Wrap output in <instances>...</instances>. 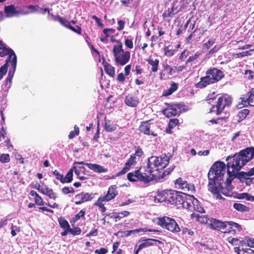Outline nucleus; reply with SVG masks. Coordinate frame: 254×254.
Returning a JSON list of instances; mask_svg holds the SVG:
<instances>
[{
    "label": "nucleus",
    "instance_id": "nucleus-36",
    "mask_svg": "<svg viewBox=\"0 0 254 254\" xmlns=\"http://www.w3.org/2000/svg\"><path fill=\"white\" fill-rule=\"evenodd\" d=\"M201 55L200 52H196L194 55L190 56L186 61V65H188L189 63H191L195 64L197 62V59Z\"/></svg>",
    "mask_w": 254,
    "mask_h": 254
},
{
    "label": "nucleus",
    "instance_id": "nucleus-29",
    "mask_svg": "<svg viewBox=\"0 0 254 254\" xmlns=\"http://www.w3.org/2000/svg\"><path fill=\"white\" fill-rule=\"evenodd\" d=\"M104 129L108 132L113 131L116 129V125H115L111 121L107 120L106 117H105Z\"/></svg>",
    "mask_w": 254,
    "mask_h": 254
},
{
    "label": "nucleus",
    "instance_id": "nucleus-20",
    "mask_svg": "<svg viewBox=\"0 0 254 254\" xmlns=\"http://www.w3.org/2000/svg\"><path fill=\"white\" fill-rule=\"evenodd\" d=\"M183 202L181 203L180 207H183L192 211V208L195 198L192 195H187L185 193V196L183 197Z\"/></svg>",
    "mask_w": 254,
    "mask_h": 254
},
{
    "label": "nucleus",
    "instance_id": "nucleus-12",
    "mask_svg": "<svg viewBox=\"0 0 254 254\" xmlns=\"http://www.w3.org/2000/svg\"><path fill=\"white\" fill-rule=\"evenodd\" d=\"M167 107L162 111L163 114L167 118L175 116L179 114L181 108L180 104L166 103Z\"/></svg>",
    "mask_w": 254,
    "mask_h": 254
},
{
    "label": "nucleus",
    "instance_id": "nucleus-39",
    "mask_svg": "<svg viewBox=\"0 0 254 254\" xmlns=\"http://www.w3.org/2000/svg\"><path fill=\"white\" fill-rule=\"evenodd\" d=\"M235 172V173H236ZM236 176H232L231 177L235 178L237 177V178L240 180V181L242 183H245L246 181V179H248L249 176L246 173V172H241L240 173H238L237 175L236 174Z\"/></svg>",
    "mask_w": 254,
    "mask_h": 254
},
{
    "label": "nucleus",
    "instance_id": "nucleus-56",
    "mask_svg": "<svg viewBox=\"0 0 254 254\" xmlns=\"http://www.w3.org/2000/svg\"><path fill=\"white\" fill-rule=\"evenodd\" d=\"M189 51L187 49H185L180 54L179 59L181 61H184L189 56Z\"/></svg>",
    "mask_w": 254,
    "mask_h": 254
},
{
    "label": "nucleus",
    "instance_id": "nucleus-14",
    "mask_svg": "<svg viewBox=\"0 0 254 254\" xmlns=\"http://www.w3.org/2000/svg\"><path fill=\"white\" fill-rule=\"evenodd\" d=\"M240 99L243 107H254V88H252L246 94L243 95Z\"/></svg>",
    "mask_w": 254,
    "mask_h": 254
},
{
    "label": "nucleus",
    "instance_id": "nucleus-28",
    "mask_svg": "<svg viewBox=\"0 0 254 254\" xmlns=\"http://www.w3.org/2000/svg\"><path fill=\"white\" fill-rule=\"evenodd\" d=\"M178 88V84L175 82H171L169 88L164 91L162 95L163 96H168L171 95L175 92Z\"/></svg>",
    "mask_w": 254,
    "mask_h": 254
},
{
    "label": "nucleus",
    "instance_id": "nucleus-1",
    "mask_svg": "<svg viewBox=\"0 0 254 254\" xmlns=\"http://www.w3.org/2000/svg\"><path fill=\"white\" fill-rule=\"evenodd\" d=\"M254 157V147H248L236 153L233 156H228L226 158L227 172L230 178L236 176L246 164Z\"/></svg>",
    "mask_w": 254,
    "mask_h": 254
},
{
    "label": "nucleus",
    "instance_id": "nucleus-40",
    "mask_svg": "<svg viewBox=\"0 0 254 254\" xmlns=\"http://www.w3.org/2000/svg\"><path fill=\"white\" fill-rule=\"evenodd\" d=\"M102 201H106L102 197H100L98 198L97 200L94 202V205L98 206L99 208L101 209V211L102 213H104L107 209L106 207L104 206V204L102 203Z\"/></svg>",
    "mask_w": 254,
    "mask_h": 254
},
{
    "label": "nucleus",
    "instance_id": "nucleus-4",
    "mask_svg": "<svg viewBox=\"0 0 254 254\" xmlns=\"http://www.w3.org/2000/svg\"><path fill=\"white\" fill-rule=\"evenodd\" d=\"M206 75L201 77L200 81L195 84L197 88H203L210 84L217 83L224 78L223 72L216 67H211L206 71Z\"/></svg>",
    "mask_w": 254,
    "mask_h": 254
},
{
    "label": "nucleus",
    "instance_id": "nucleus-13",
    "mask_svg": "<svg viewBox=\"0 0 254 254\" xmlns=\"http://www.w3.org/2000/svg\"><path fill=\"white\" fill-rule=\"evenodd\" d=\"M242 230L241 226L238 223L232 221H226L223 233L235 235L240 232Z\"/></svg>",
    "mask_w": 254,
    "mask_h": 254
},
{
    "label": "nucleus",
    "instance_id": "nucleus-50",
    "mask_svg": "<svg viewBox=\"0 0 254 254\" xmlns=\"http://www.w3.org/2000/svg\"><path fill=\"white\" fill-rule=\"evenodd\" d=\"M69 233L73 235H79L81 233V230L79 227H75L73 229L69 227Z\"/></svg>",
    "mask_w": 254,
    "mask_h": 254
},
{
    "label": "nucleus",
    "instance_id": "nucleus-8",
    "mask_svg": "<svg viewBox=\"0 0 254 254\" xmlns=\"http://www.w3.org/2000/svg\"><path fill=\"white\" fill-rule=\"evenodd\" d=\"M232 103V98L227 94L219 95L215 105L210 108L209 113L214 112L216 108V113L217 115L221 114L225 108L229 107Z\"/></svg>",
    "mask_w": 254,
    "mask_h": 254
},
{
    "label": "nucleus",
    "instance_id": "nucleus-42",
    "mask_svg": "<svg viewBox=\"0 0 254 254\" xmlns=\"http://www.w3.org/2000/svg\"><path fill=\"white\" fill-rule=\"evenodd\" d=\"M15 70L16 68H10L8 71V76L6 79V85H7L8 84V83H9V87H10L12 83V80L14 74L15 73Z\"/></svg>",
    "mask_w": 254,
    "mask_h": 254
},
{
    "label": "nucleus",
    "instance_id": "nucleus-58",
    "mask_svg": "<svg viewBox=\"0 0 254 254\" xmlns=\"http://www.w3.org/2000/svg\"><path fill=\"white\" fill-rule=\"evenodd\" d=\"M163 67L164 70L168 71L169 75H172L175 72V70L168 64H164Z\"/></svg>",
    "mask_w": 254,
    "mask_h": 254
},
{
    "label": "nucleus",
    "instance_id": "nucleus-47",
    "mask_svg": "<svg viewBox=\"0 0 254 254\" xmlns=\"http://www.w3.org/2000/svg\"><path fill=\"white\" fill-rule=\"evenodd\" d=\"M85 214V211L83 209L81 210L79 212L76 214L74 217H73L72 219V220L73 222H75L78 221L80 218H84Z\"/></svg>",
    "mask_w": 254,
    "mask_h": 254
},
{
    "label": "nucleus",
    "instance_id": "nucleus-64",
    "mask_svg": "<svg viewBox=\"0 0 254 254\" xmlns=\"http://www.w3.org/2000/svg\"><path fill=\"white\" fill-rule=\"evenodd\" d=\"M108 253V250L104 248H101L100 249H97L95 251V254H106Z\"/></svg>",
    "mask_w": 254,
    "mask_h": 254
},
{
    "label": "nucleus",
    "instance_id": "nucleus-17",
    "mask_svg": "<svg viewBox=\"0 0 254 254\" xmlns=\"http://www.w3.org/2000/svg\"><path fill=\"white\" fill-rule=\"evenodd\" d=\"M150 122V121L148 120L141 122L139 127V130L145 135H151L153 136H156L157 133H154V132L151 129V124Z\"/></svg>",
    "mask_w": 254,
    "mask_h": 254
},
{
    "label": "nucleus",
    "instance_id": "nucleus-23",
    "mask_svg": "<svg viewBox=\"0 0 254 254\" xmlns=\"http://www.w3.org/2000/svg\"><path fill=\"white\" fill-rule=\"evenodd\" d=\"M226 224V221H222L217 219L212 218L211 220V228L215 230L223 233Z\"/></svg>",
    "mask_w": 254,
    "mask_h": 254
},
{
    "label": "nucleus",
    "instance_id": "nucleus-2",
    "mask_svg": "<svg viewBox=\"0 0 254 254\" xmlns=\"http://www.w3.org/2000/svg\"><path fill=\"white\" fill-rule=\"evenodd\" d=\"M227 164L221 161L215 162L209 169L208 190L212 193H218L223 189L222 183L226 173Z\"/></svg>",
    "mask_w": 254,
    "mask_h": 254
},
{
    "label": "nucleus",
    "instance_id": "nucleus-30",
    "mask_svg": "<svg viewBox=\"0 0 254 254\" xmlns=\"http://www.w3.org/2000/svg\"><path fill=\"white\" fill-rule=\"evenodd\" d=\"M175 5H173L171 8H168L167 10H165L162 14V17L164 19H166L168 18H172L177 13L174 12Z\"/></svg>",
    "mask_w": 254,
    "mask_h": 254
},
{
    "label": "nucleus",
    "instance_id": "nucleus-35",
    "mask_svg": "<svg viewBox=\"0 0 254 254\" xmlns=\"http://www.w3.org/2000/svg\"><path fill=\"white\" fill-rule=\"evenodd\" d=\"M192 208V211H196L201 213L205 212L203 207L201 205V203L196 198L194 201H193V204Z\"/></svg>",
    "mask_w": 254,
    "mask_h": 254
},
{
    "label": "nucleus",
    "instance_id": "nucleus-26",
    "mask_svg": "<svg viewBox=\"0 0 254 254\" xmlns=\"http://www.w3.org/2000/svg\"><path fill=\"white\" fill-rule=\"evenodd\" d=\"M102 64L104 67L105 72L110 76L113 77L115 75V67L110 64L106 62V60L104 57H102Z\"/></svg>",
    "mask_w": 254,
    "mask_h": 254
},
{
    "label": "nucleus",
    "instance_id": "nucleus-45",
    "mask_svg": "<svg viewBox=\"0 0 254 254\" xmlns=\"http://www.w3.org/2000/svg\"><path fill=\"white\" fill-rule=\"evenodd\" d=\"M79 133V128L77 125H75L74 127V130L70 131L68 134V137L69 139L73 138L75 136H77Z\"/></svg>",
    "mask_w": 254,
    "mask_h": 254
},
{
    "label": "nucleus",
    "instance_id": "nucleus-62",
    "mask_svg": "<svg viewBox=\"0 0 254 254\" xmlns=\"http://www.w3.org/2000/svg\"><path fill=\"white\" fill-rule=\"evenodd\" d=\"M218 96V95H216V93L215 92H213L212 93L208 94L206 98V100L209 101L211 100H214Z\"/></svg>",
    "mask_w": 254,
    "mask_h": 254
},
{
    "label": "nucleus",
    "instance_id": "nucleus-52",
    "mask_svg": "<svg viewBox=\"0 0 254 254\" xmlns=\"http://www.w3.org/2000/svg\"><path fill=\"white\" fill-rule=\"evenodd\" d=\"M179 123V120L177 119H171L170 120L168 127L170 128H173Z\"/></svg>",
    "mask_w": 254,
    "mask_h": 254
},
{
    "label": "nucleus",
    "instance_id": "nucleus-55",
    "mask_svg": "<svg viewBox=\"0 0 254 254\" xmlns=\"http://www.w3.org/2000/svg\"><path fill=\"white\" fill-rule=\"evenodd\" d=\"M59 224L61 227L64 229H68L70 227V226L67 221L64 219H61L59 220Z\"/></svg>",
    "mask_w": 254,
    "mask_h": 254
},
{
    "label": "nucleus",
    "instance_id": "nucleus-32",
    "mask_svg": "<svg viewBox=\"0 0 254 254\" xmlns=\"http://www.w3.org/2000/svg\"><path fill=\"white\" fill-rule=\"evenodd\" d=\"M75 174L77 176L79 180L81 181L85 180L86 179V178L84 176H80V173L82 172L83 174L85 175V168L84 166L79 167L78 168L75 166L72 167Z\"/></svg>",
    "mask_w": 254,
    "mask_h": 254
},
{
    "label": "nucleus",
    "instance_id": "nucleus-7",
    "mask_svg": "<svg viewBox=\"0 0 254 254\" xmlns=\"http://www.w3.org/2000/svg\"><path fill=\"white\" fill-rule=\"evenodd\" d=\"M112 53L115 59V65L117 66L125 65L130 60V52L125 51L123 49V45L121 42H120L118 45L114 46Z\"/></svg>",
    "mask_w": 254,
    "mask_h": 254
},
{
    "label": "nucleus",
    "instance_id": "nucleus-44",
    "mask_svg": "<svg viewBox=\"0 0 254 254\" xmlns=\"http://www.w3.org/2000/svg\"><path fill=\"white\" fill-rule=\"evenodd\" d=\"M73 168L72 167L67 173L66 176L65 177H64V183H69L71 182L72 180V177H73Z\"/></svg>",
    "mask_w": 254,
    "mask_h": 254
},
{
    "label": "nucleus",
    "instance_id": "nucleus-51",
    "mask_svg": "<svg viewBox=\"0 0 254 254\" xmlns=\"http://www.w3.org/2000/svg\"><path fill=\"white\" fill-rule=\"evenodd\" d=\"M10 161L9 155L8 154H2L0 155V162L3 163H8Z\"/></svg>",
    "mask_w": 254,
    "mask_h": 254
},
{
    "label": "nucleus",
    "instance_id": "nucleus-21",
    "mask_svg": "<svg viewBox=\"0 0 254 254\" xmlns=\"http://www.w3.org/2000/svg\"><path fill=\"white\" fill-rule=\"evenodd\" d=\"M117 186H111L107 191V193L104 196H101L106 201H109L115 198L118 195V192L117 190Z\"/></svg>",
    "mask_w": 254,
    "mask_h": 254
},
{
    "label": "nucleus",
    "instance_id": "nucleus-9",
    "mask_svg": "<svg viewBox=\"0 0 254 254\" xmlns=\"http://www.w3.org/2000/svg\"><path fill=\"white\" fill-rule=\"evenodd\" d=\"M158 224L163 228L168 231L176 233L180 232L181 229L179 227L176 221L173 218L167 216L158 218Z\"/></svg>",
    "mask_w": 254,
    "mask_h": 254
},
{
    "label": "nucleus",
    "instance_id": "nucleus-48",
    "mask_svg": "<svg viewBox=\"0 0 254 254\" xmlns=\"http://www.w3.org/2000/svg\"><path fill=\"white\" fill-rule=\"evenodd\" d=\"M215 39L211 38L203 44V49L208 50L214 43Z\"/></svg>",
    "mask_w": 254,
    "mask_h": 254
},
{
    "label": "nucleus",
    "instance_id": "nucleus-59",
    "mask_svg": "<svg viewBox=\"0 0 254 254\" xmlns=\"http://www.w3.org/2000/svg\"><path fill=\"white\" fill-rule=\"evenodd\" d=\"M226 241L233 245H238L239 240L237 238L229 237L227 238Z\"/></svg>",
    "mask_w": 254,
    "mask_h": 254
},
{
    "label": "nucleus",
    "instance_id": "nucleus-61",
    "mask_svg": "<svg viewBox=\"0 0 254 254\" xmlns=\"http://www.w3.org/2000/svg\"><path fill=\"white\" fill-rule=\"evenodd\" d=\"M244 74L245 75L248 74V78L249 80H252L254 79V71L251 70H246L245 71Z\"/></svg>",
    "mask_w": 254,
    "mask_h": 254
},
{
    "label": "nucleus",
    "instance_id": "nucleus-6",
    "mask_svg": "<svg viewBox=\"0 0 254 254\" xmlns=\"http://www.w3.org/2000/svg\"><path fill=\"white\" fill-rule=\"evenodd\" d=\"M173 154L165 153L163 156H151L148 159L147 167L148 172L153 173L154 171L159 172L160 170L165 168L169 163L170 159Z\"/></svg>",
    "mask_w": 254,
    "mask_h": 254
},
{
    "label": "nucleus",
    "instance_id": "nucleus-53",
    "mask_svg": "<svg viewBox=\"0 0 254 254\" xmlns=\"http://www.w3.org/2000/svg\"><path fill=\"white\" fill-rule=\"evenodd\" d=\"M53 173L55 176L57 180L60 181L62 183L64 184V175L61 174L57 170L53 172Z\"/></svg>",
    "mask_w": 254,
    "mask_h": 254
},
{
    "label": "nucleus",
    "instance_id": "nucleus-27",
    "mask_svg": "<svg viewBox=\"0 0 254 254\" xmlns=\"http://www.w3.org/2000/svg\"><path fill=\"white\" fill-rule=\"evenodd\" d=\"M29 194L31 196L34 197V201L35 204L38 205H46V202H45L43 198L41 196H40L35 190H31L29 192Z\"/></svg>",
    "mask_w": 254,
    "mask_h": 254
},
{
    "label": "nucleus",
    "instance_id": "nucleus-5",
    "mask_svg": "<svg viewBox=\"0 0 254 254\" xmlns=\"http://www.w3.org/2000/svg\"><path fill=\"white\" fill-rule=\"evenodd\" d=\"M147 166L145 168H139L133 172H130L127 175V179L130 182L140 181L147 184L152 181L157 176V174L148 172Z\"/></svg>",
    "mask_w": 254,
    "mask_h": 254
},
{
    "label": "nucleus",
    "instance_id": "nucleus-43",
    "mask_svg": "<svg viewBox=\"0 0 254 254\" xmlns=\"http://www.w3.org/2000/svg\"><path fill=\"white\" fill-rule=\"evenodd\" d=\"M238 198L239 199H245L247 200L254 201V196L246 192L239 193Z\"/></svg>",
    "mask_w": 254,
    "mask_h": 254
},
{
    "label": "nucleus",
    "instance_id": "nucleus-24",
    "mask_svg": "<svg viewBox=\"0 0 254 254\" xmlns=\"http://www.w3.org/2000/svg\"><path fill=\"white\" fill-rule=\"evenodd\" d=\"M125 102L127 105L131 107H136L139 103L138 98L131 94L125 97Z\"/></svg>",
    "mask_w": 254,
    "mask_h": 254
},
{
    "label": "nucleus",
    "instance_id": "nucleus-49",
    "mask_svg": "<svg viewBox=\"0 0 254 254\" xmlns=\"http://www.w3.org/2000/svg\"><path fill=\"white\" fill-rule=\"evenodd\" d=\"M62 192L64 194H67L69 193H73L75 192L74 189L72 187H64L62 190Z\"/></svg>",
    "mask_w": 254,
    "mask_h": 254
},
{
    "label": "nucleus",
    "instance_id": "nucleus-37",
    "mask_svg": "<svg viewBox=\"0 0 254 254\" xmlns=\"http://www.w3.org/2000/svg\"><path fill=\"white\" fill-rule=\"evenodd\" d=\"M233 207L237 211L242 212H249L250 209L249 207L239 203H234L233 204Z\"/></svg>",
    "mask_w": 254,
    "mask_h": 254
},
{
    "label": "nucleus",
    "instance_id": "nucleus-34",
    "mask_svg": "<svg viewBox=\"0 0 254 254\" xmlns=\"http://www.w3.org/2000/svg\"><path fill=\"white\" fill-rule=\"evenodd\" d=\"M234 250L237 254H254V250L250 248L240 249L239 247H235Z\"/></svg>",
    "mask_w": 254,
    "mask_h": 254
},
{
    "label": "nucleus",
    "instance_id": "nucleus-15",
    "mask_svg": "<svg viewBox=\"0 0 254 254\" xmlns=\"http://www.w3.org/2000/svg\"><path fill=\"white\" fill-rule=\"evenodd\" d=\"M175 184L179 189L189 192H193L195 191V187L193 184L188 183L186 181L183 180L181 178H178Z\"/></svg>",
    "mask_w": 254,
    "mask_h": 254
},
{
    "label": "nucleus",
    "instance_id": "nucleus-33",
    "mask_svg": "<svg viewBox=\"0 0 254 254\" xmlns=\"http://www.w3.org/2000/svg\"><path fill=\"white\" fill-rule=\"evenodd\" d=\"M250 113V110L247 109H243L240 111L238 112L237 114V117H238V123H240L242 121H243L246 118L247 116Z\"/></svg>",
    "mask_w": 254,
    "mask_h": 254
},
{
    "label": "nucleus",
    "instance_id": "nucleus-63",
    "mask_svg": "<svg viewBox=\"0 0 254 254\" xmlns=\"http://www.w3.org/2000/svg\"><path fill=\"white\" fill-rule=\"evenodd\" d=\"M130 168L128 167V166L125 165V167L122 169V170L118 173L117 176H120L126 174L130 169Z\"/></svg>",
    "mask_w": 254,
    "mask_h": 254
},
{
    "label": "nucleus",
    "instance_id": "nucleus-11",
    "mask_svg": "<svg viewBox=\"0 0 254 254\" xmlns=\"http://www.w3.org/2000/svg\"><path fill=\"white\" fill-rule=\"evenodd\" d=\"M50 15L54 21H58L63 26L69 29L78 34H81L82 30L80 27L76 26V27H74L70 24L69 21H67L65 18L61 17L59 15H55L51 13Z\"/></svg>",
    "mask_w": 254,
    "mask_h": 254
},
{
    "label": "nucleus",
    "instance_id": "nucleus-41",
    "mask_svg": "<svg viewBox=\"0 0 254 254\" xmlns=\"http://www.w3.org/2000/svg\"><path fill=\"white\" fill-rule=\"evenodd\" d=\"M138 160L136 157L132 154L125 163V166H128L130 168L132 166L135 165Z\"/></svg>",
    "mask_w": 254,
    "mask_h": 254
},
{
    "label": "nucleus",
    "instance_id": "nucleus-18",
    "mask_svg": "<svg viewBox=\"0 0 254 254\" xmlns=\"http://www.w3.org/2000/svg\"><path fill=\"white\" fill-rule=\"evenodd\" d=\"M4 11L6 17H12L15 15H17L18 14L25 15L29 13L28 11H23L20 10H17L14 5L13 4L5 6Z\"/></svg>",
    "mask_w": 254,
    "mask_h": 254
},
{
    "label": "nucleus",
    "instance_id": "nucleus-19",
    "mask_svg": "<svg viewBox=\"0 0 254 254\" xmlns=\"http://www.w3.org/2000/svg\"><path fill=\"white\" fill-rule=\"evenodd\" d=\"M36 189L39 192L48 196L50 198L55 200L57 198V194L53 191V190L49 188L46 185L40 186L38 184V188L36 187Z\"/></svg>",
    "mask_w": 254,
    "mask_h": 254
},
{
    "label": "nucleus",
    "instance_id": "nucleus-57",
    "mask_svg": "<svg viewBox=\"0 0 254 254\" xmlns=\"http://www.w3.org/2000/svg\"><path fill=\"white\" fill-rule=\"evenodd\" d=\"M143 154V151H142V149L139 146H138L135 150V153L133 155L139 160L140 157L142 156Z\"/></svg>",
    "mask_w": 254,
    "mask_h": 254
},
{
    "label": "nucleus",
    "instance_id": "nucleus-38",
    "mask_svg": "<svg viewBox=\"0 0 254 254\" xmlns=\"http://www.w3.org/2000/svg\"><path fill=\"white\" fill-rule=\"evenodd\" d=\"M108 32H110L111 34H114L115 32V29L113 28H105L103 30V33L105 35V37L100 38V41L103 43H107L108 42V38L110 36Z\"/></svg>",
    "mask_w": 254,
    "mask_h": 254
},
{
    "label": "nucleus",
    "instance_id": "nucleus-46",
    "mask_svg": "<svg viewBox=\"0 0 254 254\" xmlns=\"http://www.w3.org/2000/svg\"><path fill=\"white\" fill-rule=\"evenodd\" d=\"M163 50L164 52V55L169 57H172L174 55V52L175 51V49H170L169 46L165 47Z\"/></svg>",
    "mask_w": 254,
    "mask_h": 254
},
{
    "label": "nucleus",
    "instance_id": "nucleus-10",
    "mask_svg": "<svg viewBox=\"0 0 254 254\" xmlns=\"http://www.w3.org/2000/svg\"><path fill=\"white\" fill-rule=\"evenodd\" d=\"M3 52L5 54L4 57L6 56H8L4 64L6 65L7 66H8V65H11V67L10 68H16L17 65V57L13 50L10 48L7 47L6 45L5 44Z\"/></svg>",
    "mask_w": 254,
    "mask_h": 254
},
{
    "label": "nucleus",
    "instance_id": "nucleus-22",
    "mask_svg": "<svg viewBox=\"0 0 254 254\" xmlns=\"http://www.w3.org/2000/svg\"><path fill=\"white\" fill-rule=\"evenodd\" d=\"M75 197L77 199L74 202L76 205L81 204L86 201H90L93 198L90 194L83 192L76 194Z\"/></svg>",
    "mask_w": 254,
    "mask_h": 254
},
{
    "label": "nucleus",
    "instance_id": "nucleus-60",
    "mask_svg": "<svg viewBox=\"0 0 254 254\" xmlns=\"http://www.w3.org/2000/svg\"><path fill=\"white\" fill-rule=\"evenodd\" d=\"M174 167H170L167 168L166 170L163 171L162 173V175L160 176L161 178H163L168 175H169L171 172L173 170ZM158 178H160V176L158 177Z\"/></svg>",
    "mask_w": 254,
    "mask_h": 254
},
{
    "label": "nucleus",
    "instance_id": "nucleus-25",
    "mask_svg": "<svg viewBox=\"0 0 254 254\" xmlns=\"http://www.w3.org/2000/svg\"><path fill=\"white\" fill-rule=\"evenodd\" d=\"M153 242L156 243H157L159 244H162V242L158 240L151 238L147 239L142 241V243L138 246V248L136 250L140 251L144 248L152 246L153 245Z\"/></svg>",
    "mask_w": 254,
    "mask_h": 254
},
{
    "label": "nucleus",
    "instance_id": "nucleus-31",
    "mask_svg": "<svg viewBox=\"0 0 254 254\" xmlns=\"http://www.w3.org/2000/svg\"><path fill=\"white\" fill-rule=\"evenodd\" d=\"M148 63L152 66L151 71L153 72H156L158 71L159 60L158 59L153 60L150 58L147 60Z\"/></svg>",
    "mask_w": 254,
    "mask_h": 254
},
{
    "label": "nucleus",
    "instance_id": "nucleus-16",
    "mask_svg": "<svg viewBox=\"0 0 254 254\" xmlns=\"http://www.w3.org/2000/svg\"><path fill=\"white\" fill-rule=\"evenodd\" d=\"M74 164L85 165L89 169L92 170L95 173H106L108 171V169L107 168H104L103 166L99 164L85 163L83 161L75 162Z\"/></svg>",
    "mask_w": 254,
    "mask_h": 254
},
{
    "label": "nucleus",
    "instance_id": "nucleus-54",
    "mask_svg": "<svg viewBox=\"0 0 254 254\" xmlns=\"http://www.w3.org/2000/svg\"><path fill=\"white\" fill-rule=\"evenodd\" d=\"M8 66L3 64L0 67V80H1L7 71Z\"/></svg>",
    "mask_w": 254,
    "mask_h": 254
},
{
    "label": "nucleus",
    "instance_id": "nucleus-3",
    "mask_svg": "<svg viewBox=\"0 0 254 254\" xmlns=\"http://www.w3.org/2000/svg\"><path fill=\"white\" fill-rule=\"evenodd\" d=\"M185 193L173 190H165L159 192L155 196L158 202H165L167 204L175 205L180 208L181 203L183 202Z\"/></svg>",
    "mask_w": 254,
    "mask_h": 254
}]
</instances>
